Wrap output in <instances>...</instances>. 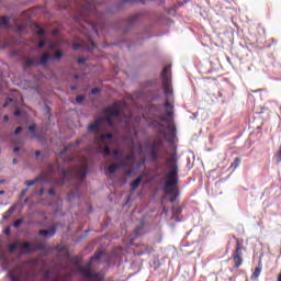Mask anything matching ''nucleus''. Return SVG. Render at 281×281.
Segmentation results:
<instances>
[{
	"label": "nucleus",
	"instance_id": "a18cd8bd",
	"mask_svg": "<svg viewBox=\"0 0 281 281\" xmlns=\"http://www.w3.org/2000/svg\"><path fill=\"white\" fill-rule=\"evenodd\" d=\"M13 115H14L15 117H20V115H21L20 110H16V111L13 113Z\"/></svg>",
	"mask_w": 281,
	"mask_h": 281
},
{
	"label": "nucleus",
	"instance_id": "4c0bfd02",
	"mask_svg": "<svg viewBox=\"0 0 281 281\" xmlns=\"http://www.w3.org/2000/svg\"><path fill=\"white\" fill-rule=\"evenodd\" d=\"M23 132V127L22 126H19L18 128H15L14 131V135H19Z\"/></svg>",
	"mask_w": 281,
	"mask_h": 281
},
{
	"label": "nucleus",
	"instance_id": "bb28decb",
	"mask_svg": "<svg viewBox=\"0 0 281 281\" xmlns=\"http://www.w3.org/2000/svg\"><path fill=\"white\" fill-rule=\"evenodd\" d=\"M19 243L20 241L9 245V252L10 254H14L16 251V249H19Z\"/></svg>",
	"mask_w": 281,
	"mask_h": 281
},
{
	"label": "nucleus",
	"instance_id": "680f3d73",
	"mask_svg": "<svg viewBox=\"0 0 281 281\" xmlns=\"http://www.w3.org/2000/svg\"><path fill=\"white\" fill-rule=\"evenodd\" d=\"M7 234H10V228L7 229Z\"/></svg>",
	"mask_w": 281,
	"mask_h": 281
},
{
	"label": "nucleus",
	"instance_id": "5701e85b",
	"mask_svg": "<svg viewBox=\"0 0 281 281\" xmlns=\"http://www.w3.org/2000/svg\"><path fill=\"white\" fill-rule=\"evenodd\" d=\"M12 214H14V207L11 206L4 214H3V220L8 221V218H10L12 216Z\"/></svg>",
	"mask_w": 281,
	"mask_h": 281
},
{
	"label": "nucleus",
	"instance_id": "6e6552de",
	"mask_svg": "<svg viewBox=\"0 0 281 281\" xmlns=\"http://www.w3.org/2000/svg\"><path fill=\"white\" fill-rule=\"evenodd\" d=\"M124 104L121 101L115 102L112 106H108L104 109L105 115H110L112 117H120V111Z\"/></svg>",
	"mask_w": 281,
	"mask_h": 281
},
{
	"label": "nucleus",
	"instance_id": "f03ea898",
	"mask_svg": "<svg viewBox=\"0 0 281 281\" xmlns=\"http://www.w3.org/2000/svg\"><path fill=\"white\" fill-rule=\"evenodd\" d=\"M111 140L113 139V134L108 133V134H101L97 137H94V144L98 147L97 149V155H104L105 157H110L111 156V148L109 146H102L104 144V142Z\"/></svg>",
	"mask_w": 281,
	"mask_h": 281
},
{
	"label": "nucleus",
	"instance_id": "8fccbe9b",
	"mask_svg": "<svg viewBox=\"0 0 281 281\" xmlns=\"http://www.w3.org/2000/svg\"><path fill=\"white\" fill-rule=\"evenodd\" d=\"M20 151H21V148H20V147L13 148V153H20Z\"/></svg>",
	"mask_w": 281,
	"mask_h": 281
},
{
	"label": "nucleus",
	"instance_id": "c03bdc74",
	"mask_svg": "<svg viewBox=\"0 0 281 281\" xmlns=\"http://www.w3.org/2000/svg\"><path fill=\"white\" fill-rule=\"evenodd\" d=\"M69 148H71V145H68L64 148V150H61L60 155H65V153H67V150H69Z\"/></svg>",
	"mask_w": 281,
	"mask_h": 281
},
{
	"label": "nucleus",
	"instance_id": "6e6d98bb",
	"mask_svg": "<svg viewBox=\"0 0 281 281\" xmlns=\"http://www.w3.org/2000/svg\"><path fill=\"white\" fill-rule=\"evenodd\" d=\"M132 172H133L132 170H128V171H127V176H131V175H132Z\"/></svg>",
	"mask_w": 281,
	"mask_h": 281
},
{
	"label": "nucleus",
	"instance_id": "49530a36",
	"mask_svg": "<svg viewBox=\"0 0 281 281\" xmlns=\"http://www.w3.org/2000/svg\"><path fill=\"white\" fill-rule=\"evenodd\" d=\"M43 194H45V189H44V188L40 189L38 195H40V196H43Z\"/></svg>",
	"mask_w": 281,
	"mask_h": 281
},
{
	"label": "nucleus",
	"instance_id": "ddd939ff",
	"mask_svg": "<svg viewBox=\"0 0 281 281\" xmlns=\"http://www.w3.org/2000/svg\"><path fill=\"white\" fill-rule=\"evenodd\" d=\"M61 180L57 182V186H65L67 181H70V179L74 177V171L72 170H61Z\"/></svg>",
	"mask_w": 281,
	"mask_h": 281
},
{
	"label": "nucleus",
	"instance_id": "0eeeda50",
	"mask_svg": "<svg viewBox=\"0 0 281 281\" xmlns=\"http://www.w3.org/2000/svg\"><path fill=\"white\" fill-rule=\"evenodd\" d=\"M164 146V140L161 138H156L149 145V157H151V161H157L159 159V148Z\"/></svg>",
	"mask_w": 281,
	"mask_h": 281
},
{
	"label": "nucleus",
	"instance_id": "09e8293b",
	"mask_svg": "<svg viewBox=\"0 0 281 281\" xmlns=\"http://www.w3.org/2000/svg\"><path fill=\"white\" fill-rule=\"evenodd\" d=\"M3 122H10V116L4 115V116H3Z\"/></svg>",
	"mask_w": 281,
	"mask_h": 281
},
{
	"label": "nucleus",
	"instance_id": "052dcab7",
	"mask_svg": "<svg viewBox=\"0 0 281 281\" xmlns=\"http://www.w3.org/2000/svg\"><path fill=\"white\" fill-rule=\"evenodd\" d=\"M144 164H146V160H142V165L144 166Z\"/></svg>",
	"mask_w": 281,
	"mask_h": 281
},
{
	"label": "nucleus",
	"instance_id": "f3484780",
	"mask_svg": "<svg viewBox=\"0 0 281 281\" xmlns=\"http://www.w3.org/2000/svg\"><path fill=\"white\" fill-rule=\"evenodd\" d=\"M52 60V55L49 53H44L40 58V65H47Z\"/></svg>",
	"mask_w": 281,
	"mask_h": 281
},
{
	"label": "nucleus",
	"instance_id": "79ce46f5",
	"mask_svg": "<svg viewBox=\"0 0 281 281\" xmlns=\"http://www.w3.org/2000/svg\"><path fill=\"white\" fill-rule=\"evenodd\" d=\"M37 47H38L40 49H43V47H45V41H43V40L40 41Z\"/></svg>",
	"mask_w": 281,
	"mask_h": 281
},
{
	"label": "nucleus",
	"instance_id": "0e129e2a",
	"mask_svg": "<svg viewBox=\"0 0 281 281\" xmlns=\"http://www.w3.org/2000/svg\"><path fill=\"white\" fill-rule=\"evenodd\" d=\"M0 183H3V180H0Z\"/></svg>",
	"mask_w": 281,
	"mask_h": 281
},
{
	"label": "nucleus",
	"instance_id": "dca6fc26",
	"mask_svg": "<svg viewBox=\"0 0 281 281\" xmlns=\"http://www.w3.org/2000/svg\"><path fill=\"white\" fill-rule=\"evenodd\" d=\"M165 109H170L169 111L166 112L167 117H173L175 116V111H172V109H175V105H172V103L166 101Z\"/></svg>",
	"mask_w": 281,
	"mask_h": 281
},
{
	"label": "nucleus",
	"instance_id": "603ef678",
	"mask_svg": "<svg viewBox=\"0 0 281 281\" xmlns=\"http://www.w3.org/2000/svg\"><path fill=\"white\" fill-rule=\"evenodd\" d=\"M16 164H19V159L13 158V165H16Z\"/></svg>",
	"mask_w": 281,
	"mask_h": 281
},
{
	"label": "nucleus",
	"instance_id": "a211bd4d",
	"mask_svg": "<svg viewBox=\"0 0 281 281\" xmlns=\"http://www.w3.org/2000/svg\"><path fill=\"white\" fill-rule=\"evenodd\" d=\"M29 131L31 133L32 139H41V136H38V134H36V124L30 125Z\"/></svg>",
	"mask_w": 281,
	"mask_h": 281
},
{
	"label": "nucleus",
	"instance_id": "423d86ee",
	"mask_svg": "<svg viewBox=\"0 0 281 281\" xmlns=\"http://www.w3.org/2000/svg\"><path fill=\"white\" fill-rule=\"evenodd\" d=\"M233 262L235 269H238L243 265V239L236 238V247L233 251Z\"/></svg>",
	"mask_w": 281,
	"mask_h": 281
},
{
	"label": "nucleus",
	"instance_id": "6ab92c4d",
	"mask_svg": "<svg viewBox=\"0 0 281 281\" xmlns=\"http://www.w3.org/2000/svg\"><path fill=\"white\" fill-rule=\"evenodd\" d=\"M142 177H138L135 181H133L132 183H131V188H132V190H137V188H139V184L142 183Z\"/></svg>",
	"mask_w": 281,
	"mask_h": 281
},
{
	"label": "nucleus",
	"instance_id": "2eb2a0df",
	"mask_svg": "<svg viewBox=\"0 0 281 281\" xmlns=\"http://www.w3.org/2000/svg\"><path fill=\"white\" fill-rule=\"evenodd\" d=\"M45 179H47V173H43V175L38 176L37 178H35L34 180H26L25 186H27L30 188V187L38 183V181H43Z\"/></svg>",
	"mask_w": 281,
	"mask_h": 281
},
{
	"label": "nucleus",
	"instance_id": "4be33fe9",
	"mask_svg": "<svg viewBox=\"0 0 281 281\" xmlns=\"http://www.w3.org/2000/svg\"><path fill=\"white\" fill-rule=\"evenodd\" d=\"M112 155H114V159H115V161H122V151H120L119 149H114L113 151H112Z\"/></svg>",
	"mask_w": 281,
	"mask_h": 281
},
{
	"label": "nucleus",
	"instance_id": "e433bc0d",
	"mask_svg": "<svg viewBox=\"0 0 281 281\" xmlns=\"http://www.w3.org/2000/svg\"><path fill=\"white\" fill-rule=\"evenodd\" d=\"M77 63H79V65H85V63H87V59L86 58H82V57H79L77 59Z\"/></svg>",
	"mask_w": 281,
	"mask_h": 281
},
{
	"label": "nucleus",
	"instance_id": "4d7b16f0",
	"mask_svg": "<svg viewBox=\"0 0 281 281\" xmlns=\"http://www.w3.org/2000/svg\"><path fill=\"white\" fill-rule=\"evenodd\" d=\"M3 194H5V191H3V190L0 191V195H3Z\"/></svg>",
	"mask_w": 281,
	"mask_h": 281
},
{
	"label": "nucleus",
	"instance_id": "393cba45",
	"mask_svg": "<svg viewBox=\"0 0 281 281\" xmlns=\"http://www.w3.org/2000/svg\"><path fill=\"white\" fill-rule=\"evenodd\" d=\"M33 65H38V61H36V58H29L25 60V67H32Z\"/></svg>",
	"mask_w": 281,
	"mask_h": 281
},
{
	"label": "nucleus",
	"instance_id": "58836bf2",
	"mask_svg": "<svg viewBox=\"0 0 281 281\" xmlns=\"http://www.w3.org/2000/svg\"><path fill=\"white\" fill-rule=\"evenodd\" d=\"M54 172H56V169H54V166L49 165L48 166V173L54 175Z\"/></svg>",
	"mask_w": 281,
	"mask_h": 281
},
{
	"label": "nucleus",
	"instance_id": "c756f323",
	"mask_svg": "<svg viewBox=\"0 0 281 281\" xmlns=\"http://www.w3.org/2000/svg\"><path fill=\"white\" fill-rule=\"evenodd\" d=\"M37 36H45V30L41 29V25L35 24Z\"/></svg>",
	"mask_w": 281,
	"mask_h": 281
},
{
	"label": "nucleus",
	"instance_id": "37998d69",
	"mask_svg": "<svg viewBox=\"0 0 281 281\" xmlns=\"http://www.w3.org/2000/svg\"><path fill=\"white\" fill-rule=\"evenodd\" d=\"M91 93H92V95H98V93H100V90L98 88H93L91 90Z\"/></svg>",
	"mask_w": 281,
	"mask_h": 281
},
{
	"label": "nucleus",
	"instance_id": "a19ab883",
	"mask_svg": "<svg viewBox=\"0 0 281 281\" xmlns=\"http://www.w3.org/2000/svg\"><path fill=\"white\" fill-rule=\"evenodd\" d=\"M25 30V25H20L16 27V32H19L21 34V32H23Z\"/></svg>",
	"mask_w": 281,
	"mask_h": 281
},
{
	"label": "nucleus",
	"instance_id": "f8f14e48",
	"mask_svg": "<svg viewBox=\"0 0 281 281\" xmlns=\"http://www.w3.org/2000/svg\"><path fill=\"white\" fill-rule=\"evenodd\" d=\"M19 248L22 249L23 254H32V251H36V246L30 241L19 243Z\"/></svg>",
	"mask_w": 281,
	"mask_h": 281
},
{
	"label": "nucleus",
	"instance_id": "69168bd1",
	"mask_svg": "<svg viewBox=\"0 0 281 281\" xmlns=\"http://www.w3.org/2000/svg\"><path fill=\"white\" fill-rule=\"evenodd\" d=\"M125 1H133V0H125Z\"/></svg>",
	"mask_w": 281,
	"mask_h": 281
},
{
	"label": "nucleus",
	"instance_id": "20e7f679",
	"mask_svg": "<svg viewBox=\"0 0 281 281\" xmlns=\"http://www.w3.org/2000/svg\"><path fill=\"white\" fill-rule=\"evenodd\" d=\"M31 261H24L23 265H19L16 266L13 270L9 271V280L10 281H25V278H27V276H30V271L29 270H24L23 267H25V265H30Z\"/></svg>",
	"mask_w": 281,
	"mask_h": 281
},
{
	"label": "nucleus",
	"instance_id": "9b49d317",
	"mask_svg": "<svg viewBox=\"0 0 281 281\" xmlns=\"http://www.w3.org/2000/svg\"><path fill=\"white\" fill-rule=\"evenodd\" d=\"M117 168L126 169L128 168V164L124 160H121L119 164H112L110 167H108V175H114Z\"/></svg>",
	"mask_w": 281,
	"mask_h": 281
},
{
	"label": "nucleus",
	"instance_id": "f704fd0d",
	"mask_svg": "<svg viewBox=\"0 0 281 281\" xmlns=\"http://www.w3.org/2000/svg\"><path fill=\"white\" fill-rule=\"evenodd\" d=\"M76 102H77L78 104H82V102H85V97L78 95V97L76 98Z\"/></svg>",
	"mask_w": 281,
	"mask_h": 281
},
{
	"label": "nucleus",
	"instance_id": "7c9ffc66",
	"mask_svg": "<svg viewBox=\"0 0 281 281\" xmlns=\"http://www.w3.org/2000/svg\"><path fill=\"white\" fill-rule=\"evenodd\" d=\"M63 58V52L57 50L55 55L52 57V60H60Z\"/></svg>",
	"mask_w": 281,
	"mask_h": 281
},
{
	"label": "nucleus",
	"instance_id": "412c9836",
	"mask_svg": "<svg viewBox=\"0 0 281 281\" xmlns=\"http://www.w3.org/2000/svg\"><path fill=\"white\" fill-rule=\"evenodd\" d=\"M261 272H262V267H257V268H255V271H254V273H252L251 279H252V280H256V279L260 278V273H261Z\"/></svg>",
	"mask_w": 281,
	"mask_h": 281
},
{
	"label": "nucleus",
	"instance_id": "2f4dec72",
	"mask_svg": "<svg viewBox=\"0 0 281 281\" xmlns=\"http://www.w3.org/2000/svg\"><path fill=\"white\" fill-rule=\"evenodd\" d=\"M9 22H10V18L0 16V25H8Z\"/></svg>",
	"mask_w": 281,
	"mask_h": 281
},
{
	"label": "nucleus",
	"instance_id": "1a4fd4ad",
	"mask_svg": "<svg viewBox=\"0 0 281 281\" xmlns=\"http://www.w3.org/2000/svg\"><path fill=\"white\" fill-rule=\"evenodd\" d=\"M104 124V119L99 117L92 124L88 125V133L95 134V137H100V128Z\"/></svg>",
	"mask_w": 281,
	"mask_h": 281
},
{
	"label": "nucleus",
	"instance_id": "4468645a",
	"mask_svg": "<svg viewBox=\"0 0 281 281\" xmlns=\"http://www.w3.org/2000/svg\"><path fill=\"white\" fill-rule=\"evenodd\" d=\"M38 236H43L44 238H47V236H56V226L50 227L49 231L47 229H42L38 232Z\"/></svg>",
	"mask_w": 281,
	"mask_h": 281
},
{
	"label": "nucleus",
	"instance_id": "b1692460",
	"mask_svg": "<svg viewBox=\"0 0 281 281\" xmlns=\"http://www.w3.org/2000/svg\"><path fill=\"white\" fill-rule=\"evenodd\" d=\"M157 120L159 121V122H165V124H170V122H172V120L171 119H168V115H159L158 117H157Z\"/></svg>",
	"mask_w": 281,
	"mask_h": 281
},
{
	"label": "nucleus",
	"instance_id": "72a5a7b5",
	"mask_svg": "<svg viewBox=\"0 0 281 281\" xmlns=\"http://www.w3.org/2000/svg\"><path fill=\"white\" fill-rule=\"evenodd\" d=\"M70 262H72V265H80V258H78V257H72V258L70 259Z\"/></svg>",
	"mask_w": 281,
	"mask_h": 281
},
{
	"label": "nucleus",
	"instance_id": "cd10ccee",
	"mask_svg": "<svg viewBox=\"0 0 281 281\" xmlns=\"http://www.w3.org/2000/svg\"><path fill=\"white\" fill-rule=\"evenodd\" d=\"M238 166H240V158H235L233 160V162L231 164V168H233L234 170H236V168H238Z\"/></svg>",
	"mask_w": 281,
	"mask_h": 281
},
{
	"label": "nucleus",
	"instance_id": "aec40b11",
	"mask_svg": "<svg viewBox=\"0 0 281 281\" xmlns=\"http://www.w3.org/2000/svg\"><path fill=\"white\" fill-rule=\"evenodd\" d=\"M139 16H142V14L136 13L134 15H131L127 20V24L128 25H133V23H135V21H137V19H139Z\"/></svg>",
	"mask_w": 281,
	"mask_h": 281
},
{
	"label": "nucleus",
	"instance_id": "3c124183",
	"mask_svg": "<svg viewBox=\"0 0 281 281\" xmlns=\"http://www.w3.org/2000/svg\"><path fill=\"white\" fill-rule=\"evenodd\" d=\"M26 192H27V189L23 190V191L21 192V196H25Z\"/></svg>",
	"mask_w": 281,
	"mask_h": 281
},
{
	"label": "nucleus",
	"instance_id": "de8ad7c7",
	"mask_svg": "<svg viewBox=\"0 0 281 281\" xmlns=\"http://www.w3.org/2000/svg\"><path fill=\"white\" fill-rule=\"evenodd\" d=\"M139 229H142V227H139V226L135 228L136 236H139Z\"/></svg>",
	"mask_w": 281,
	"mask_h": 281
},
{
	"label": "nucleus",
	"instance_id": "5fc2aeb1",
	"mask_svg": "<svg viewBox=\"0 0 281 281\" xmlns=\"http://www.w3.org/2000/svg\"><path fill=\"white\" fill-rule=\"evenodd\" d=\"M158 126H160L161 128H164V126H165V125H164V124H161V123H158Z\"/></svg>",
	"mask_w": 281,
	"mask_h": 281
},
{
	"label": "nucleus",
	"instance_id": "f257e3e1",
	"mask_svg": "<svg viewBox=\"0 0 281 281\" xmlns=\"http://www.w3.org/2000/svg\"><path fill=\"white\" fill-rule=\"evenodd\" d=\"M168 172L164 178V193L170 198V203H175L179 196V165L177 162V154H173L167 159Z\"/></svg>",
	"mask_w": 281,
	"mask_h": 281
},
{
	"label": "nucleus",
	"instance_id": "c85d7f7f",
	"mask_svg": "<svg viewBox=\"0 0 281 281\" xmlns=\"http://www.w3.org/2000/svg\"><path fill=\"white\" fill-rule=\"evenodd\" d=\"M80 179H86L87 178V166H83L80 168V173H79Z\"/></svg>",
	"mask_w": 281,
	"mask_h": 281
},
{
	"label": "nucleus",
	"instance_id": "9d476101",
	"mask_svg": "<svg viewBox=\"0 0 281 281\" xmlns=\"http://www.w3.org/2000/svg\"><path fill=\"white\" fill-rule=\"evenodd\" d=\"M80 47H85L88 52H92V49H95V43L91 37L88 38L87 44H81V43H74L72 44V49L78 50Z\"/></svg>",
	"mask_w": 281,
	"mask_h": 281
},
{
	"label": "nucleus",
	"instance_id": "13d9d810",
	"mask_svg": "<svg viewBox=\"0 0 281 281\" xmlns=\"http://www.w3.org/2000/svg\"><path fill=\"white\" fill-rule=\"evenodd\" d=\"M78 78H80V76H78V75H75V79H76V80H78Z\"/></svg>",
	"mask_w": 281,
	"mask_h": 281
},
{
	"label": "nucleus",
	"instance_id": "473e14b6",
	"mask_svg": "<svg viewBox=\"0 0 281 281\" xmlns=\"http://www.w3.org/2000/svg\"><path fill=\"white\" fill-rule=\"evenodd\" d=\"M103 122H106L109 126H115V122H113L110 116L104 117Z\"/></svg>",
	"mask_w": 281,
	"mask_h": 281
},
{
	"label": "nucleus",
	"instance_id": "39448f33",
	"mask_svg": "<svg viewBox=\"0 0 281 281\" xmlns=\"http://www.w3.org/2000/svg\"><path fill=\"white\" fill-rule=\"evenodd\" d=\"M161 80L165 95H172V75L170 72V67L162 69Z\"/></svg>",
	"mask_w": 281,
	"mask_h": 281
},
{
	"label": "nucleus",
	"instance_id": "864d4df0",
	"mask_svg": "<svg viewBox=\"0 0 281 281\" xmlns=\"http://www.w3.org/2000/svg\"><path fill=\"white\" fill-rule=\"evenodd\" d=\"M35 156L38 158V157H41V153L37 150V151H35Z\"/></svg>",
	"mask_w": 281,
	"mask_h": 281
},
{
	"label": "nucleus",
	"instance_id": "e2e57ef3",
	"mask_svg": "<svg viewBox=\"0 0 281 281\" xmlns=\"http://www.w3.org/2000/svg\"><path fill=\"white\" fill-rule=\"evenodd\" d=\"M5 106H8V103H5V104L3 105L4 109H5Z\"/></svg>",
	"mask_w": 281,
	"mask_h": 281
},
{
	"label": "nucleus",
	"instance_id": "7ed1b4c3",
	"mask_svg": "<svg viewBox=\"0 0 281 281\" xmlns=\"http://www.w3.org/2000/svg\"><path fill=\"white\" fill-rule=\"evenodd\" d=\"M102 254H103L102 251L95 252L91 257L89 265L79 266L78 267L79 273H81V276H85V278H90L91 280H95V278H98L99 274L91 272V265H93V262H95V260H100V258H102Z\"/></svg>",
	"mask_w": 281,
	"mask_h": 281
},
{
	"label": "nucleus",
	"instance_id": "bf43d9fd",
	"mask_svg": "<svg viewBox=\"0 0 281 281\" xmlns=\"http://www.w3.org/2000/svg\"><path fill=\"white\" fill-rule=\"evenodd\" d=\"M71 89H72V91H76V87L75 86H72Z\"/></svg>",
	"mask_w": 281,
	"mask_h": 281
},
{
	"label": "nucleus",
	"instance_id": "338daca9",
	"mask_svg": "<svg viewBox=\"0 0 281 281\" xmlns=\"http://www.w3.org/2000/svg\"><path fill=\"white\" fill-rule=\"evenodd\" d=\"M57 281H60V279H57Z\"/></svg>",
	"mask_w": 281,
	"mask_h": 281
},
{
	"label": "nucleus",
	"instance_id": "c9c22d12",
	"mask_svg": "<svg viewBox=\"0 0 281 281\" xmlns=\"http://www.w3.org/2000/svg\"><path fill=\"white\" fill-rule=\"evenodd\" d=\"M21 225H23V220H16V221L13 223V226H14V227H21Z\"/></svg>",
	"mask_w": 281,
	"mask_h": 281
},
{
	"label": "nucleus",
	"instance_id": "a878e982",
	"mask_svg": "<svg viewBox=\"0 0 281 281\" xmlns=\"http://www.w3.org/2000/svg\"><path fill=\"white\" fill-rule=\"evenodd\" d=\"M121 161H125V164H128L127 161H131L133 164V161H135V154H127L125 156V160L121 159Z\"/></svg>",
	"mask_w": 281,
	"mask_h": 281
},
{
	"label": "nucleus",
	"instance_id": "ea45409f",
	"mask_svg": "<svg viewBox=\"0 0 281 281\" xmlns=\"http://www.w3.org/2000/svg\"><path fill=\"white\" fill-rule=\"evenodd\" d=\"M48 194H49L50 196H56V190H55L54 188L49 189V190H48Z\"/></svg>",
	"mask_w": 281,
	"mask_h": 281
}]
</instances>
